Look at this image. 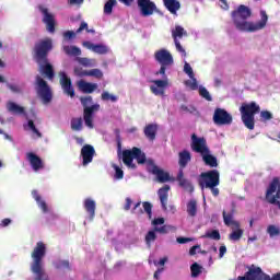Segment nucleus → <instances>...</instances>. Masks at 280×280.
Here are the masks:
<instances>
[{
  "label": "nucleus",
  "mask_w": 280,
  "mask_h": 280,
  "mask_svg": "<svg viewBox=\"0 0 280 280\" xmlns=\"http://www.w3.org/2000/svg\"><path fill=\"white\" fill-rule=\"evenodd\" d=\"M250 16H253V11L244 4H240L236 10L232 11V21L238 32L253 34L268 25V13L266 11L260 10V21L258 22L248 21Z\"/></svg>",
  "instance_id": "f257e3e1"
},
{
  "label": "nucleus",
  "mask_w": 280,
  "mask_h": 280,
  "mask_svg": "<svg viewBox=\"0 0 280 280\" xmlns=\"http://www.w3.org/2000/svg\"><path fill=\"white\" fill-rule=\"evenodd\" d=\"M51 49H54V39L49 37L35 43L32 49V57L39 65V71H54V66L47 59Z\"/></svg>",
  "instance_id": "f03ea898"
},
{
  "label": "nucleus",
  "mask_w": 280,
  "mask_h": 280,
  "mask_svg": "<svg viewBox=\"0 0 280 280\" xmlns=\"http://www.w3.org/2000/svg\"><path fill=\"white\" fill-rule=\"evenodd\" d=\"M47 255V245L42 241L37 242L33 252L31 253L32 264L31 271L35 275L34 280H49V276L45 272L43 267V259Z\"/></svg>",
  "instance_id": "7ed1b4c3"
},
{
  "label": "nucleus",
  "mask_w": 280,
  "mask_h": 280,
  "mask_svg": "<svg viewBox=\"0 0 280 280\" xmlns=\"http://www.w3.org/2000/svg\"><path fill=\"white\" fill-rule=\"evenodd\" d=\"M80 102L83 106V119L85 122L86 128H90V130H93L95 126L93 125V119L95 113H98L100 110V104L93 103L92 96H85L81 97Z\"/></svg>",
  "instance_id": "20e7f679"
},
{
  "label": "nucleus",
  "mask_w": 280,
  "mask_h": 280,
  "mask_svg": "<svg viewBox=\"0 0 280 280\" xmlns=\"http://www.w3.org/2000/svg\"><path fill=\"white\" fill-rule=\"evenodd\" d=\"M259 105L257 103L252 102L248 104H243L240 108L242 115V121L244 126L248 128V130L255 129V115L259 113Z\"/></svg>",
  "instance_id": "39448f33"
},
{
  "label": "nucleus",
  "mask_w": 280,
  "mask_h": 280,
  "mask_svg": "<svg viewBox=\"0 0 280 280\" xmlns=\"http://www.w3.org/2000/svg\"><path fill=\"white\" fill-rule=\"evenodd\" d=\"M154 60L160 65V71H167L174 67V56L165 48L154 52Z\"/></svg>",
  "instance_id": "423d86ee"
},
{
  "label": "nucleus",
  "mask_w": 280,
  "mask_h": 280,
  "mask_svg": "<svg viewBox=\"0 0 280 280\" xmlns=\"http://www.w3.org/2000/svg\"><path fill=\"white\" fill-rule=\"evenodd\" d=\"M135 159L139 164H143L145 163V153H142L141 149L139 148H133L132 150H125L122 152V161L125 165H127V167L135 168V165L132 163Z\"/></svg>",
  "instance_id": "0eeeda50"
},
{
  "label": "nucleus",
  "mask_w": 280,
  "mask_h": 280,
  "mask_svg": "<svg viewBox=\"0 0 280 280\" xmlns=\"http://www.w3.org/2000/svg\"><path fill=\"white\" fill-rule=\"evenodd\" d=\"M199 185L201 189H208L209 187H218L220 185V172L212 170L206 173H201Z\"/></svg>",
  "instance_id": "6e6552de"
},
{
  "label": "nucleus",
  "mask_w": 280,
  "mask_h": 280,
  "mask_svg": "<svg viewBox=\"0 0 280 280\" xmlns=\"http://www.w3.org/2000/svg\"><path fill=\"white\" fill-rule=\"evenodd\" d=\"M37 94L40 97L43 104H49L54 100V94L51 93V88L40 77H36Z\"/></svg>",
  "instance_id": "1a4fd4ad"
},
{
  "label": "nucleus",
  "mask_w": 280,
  "mask_h": 280,
  "mask_svg": "<svg viewBox=\"0 0 280 280\" xmlns=\"http://www.w3.org/2000/svg\"><path fill=\"white\" fill-rule=\"evenodd\" d=\"M150 91L153 93V95H156L158 97H164L165 91H167V86H170V79L167 77L160 79L154 78L150 79Z\"/></svg>",
  "instance_id": "9d476101"
},
{
  "label": "nucleus",
  "mask_w": 280,
  "mask_h": 280,
  "mask_svg": "<svg viewBox=\"0 0 280 280\" xmlns=\"http://www.w3.org/2000/svg\"><path fill=\"white\" fill-rule=\"evenodd\" d=\"M190 148L194 152L200 154V156L210 150L209 145L207 144V139H205V137H198L196 133L191 135Z\"/></svg>",
  "instance_id": "9b49d317"
},
{
  "label": "nucleus",
  "mask_w": 280,
  "mask_h": 280,
  "mask_svg": "<svg viewBox=\"0 0 280 280\" xmlns=\"http://www.w3.org/2000/svg\"><path fill=\"white\" fill-rule=\"evenodd\" d=\"M213 121L217 126H229L233 124V116L223 108H217L213 114Z\"/></svg>",
  "instance_id": "f8f14e48"
},
{
  "label": "nucleus",
  "mask_w": 280,
  "mask_h": 280,
  "mask_svg": "<svg viewBox=\"0 0 280 280\" xmlns=\"http://www.w3.org/2000/svg\"><path fill=\"white\" fill-rule=\"evenodd\" d=\"M39 12L43 14V23L46 25L47 32L54 34L56 32V18L54 14L49 13V9L43 5L38 7Z\"/></svg>",
  "instance_id": "ddd939ff"
},
{
  "label": "nucleus",
  "mask_w": 280,
  "mask_h": 280,
  "mask_svg": "<svg viewBox=\"0 0 280 280\" xmlns=\"http://www.w3.org/2000/svg\"><path fill=\"white\" fill-rule=\"evenodd\" d=\"M183 36H187V31H185L183 26L176 25L172 31V37L174 39L176 51L182 54V56L185 58L187 56V51H185V48H183V45H180V42L178 40V38H183Z\"/></svg>",
  "instance_id": "4468645a"
},
{
  "label": "nucleus",
  "mask_w": 280,
  "mask_h": 280,
  "mask_svg": "<svg viewBox=\"0 0 280 280\" xmlns=\"http://www.w3.org/2000/svg\"><path fill=\"white\" fill-rule=\"evenodd\" d=\"M83 209L85 210V213H88L84 224L86 222H93V219L95 218V209H97V203L93 198H85L83 201Z\"/></svg>",
  "instance_id": "2eb2a0df"
},
{
  "label": "nucleus",
  "mask_w": 280,
  "mask_h": 280,
  "mask_svg": "<svg viewBox=\"0 0 280 280\" xmlns=\"http://www.w3.org/2000/svg\"><path fill=\"white\" fill-rule=\"evenodd\" d=\"M138 8L142 16H152L156 12V4L151 0H138Z\"/></svg>",
  "instance_id": "dca6fc26"
},
{
  "label": "nucleus",
  "mask_w": 280,
  "mask_h": 280,
  "mask_svg": "<svg viewBox=\"0 0 280 280\" xmlns=\"http://www.w3.org/2000/svg\"><path fill=\"white\" fill-rule=\"evenodd\" d=\"M82 165L86 167L89 163H93V156H95V148L91 144H85L81 149Z\"/></svg>",
  "instance_id": "f3484780"
},
{
  "label": "nucleus",
  "mask_w": 280,
  "mask_h": 280,
  "mask_svg": "<svg viewBox=\"0 0 280 280\" xmlns=\"http://www.w3.org/2000/svg\"><path fill=\"white\" fill-rule=\"evenodd\" d=\"M266 273L259 267L252 265L248 267L247 272L243 276L244 280H264Z\"/></svg>",
  "instance_id": "a211bd4d"
},
{
  "label": "nucleus",
  "mask_w": 280,
  "mask_h": 280,
  "mask_svg": "<svg viewBox=\"0 0 280 280\" xmlns=\"http://www.w3.org/2000/svg\"><path fill=\"white\" fill-rule=\"evenodd\" d=\"M150 172L153 173L154 176H156L159 183H170V180H172V177H170V173L163 171V168H160L156 165H152L150 167Z\"/></svg>",
  "instance_id": "6ab92c4d"
},
{
  "label": "nucleus",
  "mask_w": 280,
  "mask_h": 280,
  "mask_svg": "<svg viewBox=\"0 0 280 280\" xmlns=\"http://www.w3.org/2000/svg\"><path fill=\"white\" fill-rule=\"evenodd\" d=\"M83 47H86V49H91V51H94V54H100L101 56H104L109 51L108 46L104 44H93L91 42H83Z\"/></svg>",
  "instance_id": "aec40b11"
},
{
  "label": "nucleus",
  "mask_w": 280,
  "mask_h": 280,
  "mask_svg": "<svg viewBox=\"0 0 280 280\" xmlns=\"http://www.w3.org/2000/svg\"><path fill=\"white\" fill-rule=\"evenodd\" d=\"M27 161L31 163V167H33L34 172H38L39 170L45 168V164L40 156L36 155L35 153H27Z\"/></svg>",
  "instance_id": "412c9836"
},
{
  "label": "nucleus",
  "mask_w": 280,
  "mask_h": 280,
  "mask_svg": "<svg viewBox=\"0 0 280 280\" xmlns=\"http://www.w3.org/2000/svg\"><path fill=\"white\" fill-rule=\"evenodd\" d=\"M186 74L188 77V79L184 81L186 89H189L190 91H198V89H200V85H198V79H196V73H194V71H186Z\"/></svg>",
  "instance_id": "4be33fe9"
},
{
  "label": "nucleus",
  "mask_w": 280,
  "mask_h": 280,
  "mask_svg": "<svg viewBox=\"0 0 280 280\" xmlns=\"http://www.w3.org/2000/svg\"><path fill=\"white\" fill-rule=\"evenodd\" d=\"M170 185H165L164 187L160 188L158 191V196L160 198L161 205H162V209H164V211L167 210V198L170 197Z\"/></svg>",
  "instance_id": "5701e85b"
},
{
  "label": "nucleus",
  "mask_w": 280,
  "mask_h": 280,
  "mask_svg": "<svg viewBox=\"0 0 280 280\" xmlns=\"http://www.w3.org/2000/svg\"><path fill=\"white\" fill-rule=\"evenodd\" d=\"M78 88L82 93L91 94L95 91H97V84L96 83H89L84 80H80L78 82Z\"/></svg>",
  "instance_id": "b1692460"
},
{
  "label": "nucleus",
  "mask_w": 280,
  "mask_h": 280,
  "mask_svg": "<svg viewBox=\"0 0 280 280\" xmlns=\"http://www.w3.org/2000/svg\"><path fill=\"white\" fill-rule=\"evenodd\" d=\"M232 233L229 235L231 242H240L244 235V230H242L240 223H235V226L231 228Z\"/></svg>",
  "instance_id": "393cba45"
},
{
  "label": "nucleus",
  "mask_w": 280,
  "mask_h": 280,
  "mask_svg": "<svg viewBox=\"0 0 280 280\" xmlns=\"http://www.w3.org/2000/svg\"><path fill=\"white\" fill-rule=\"evenodd\" d=\"M163 3L171 14H176L180 10V2L178 0H163Z\"/></svg>",
  "instance_id": "a878e982"
},
{
  "label": "nucleus",
  "mask_w": 280,
  "mask_h": 280,
  "mask_svg": "<svg viewBox=\"0 0 280 280\" xmlns=\"http://www.w3.org/2000/svg\"><path fill=\"white\" fill-rule=\"evenodd\" d=\"M201 158L203 163L209 167H218V158L211 154V150H209L207 153H203Z\"/></svg>",
  "instance_id": "bb28decb"
},
{
  "label": "nucleus",
  "mask_w": 280,
  "mask_h": 280,
  "mask_svg": "<svg viewBox=\"0 0 280 280\" xmlns=\"http://www.w3.org/2000/svg\"><path fill=\"white\" fill-rule=\"evenodd\" d=\"M60 84L63 89V92L68 95H71V79L67 77L66 72L60 73Z\"/></svg>",
  "instance_id": "cd10ccee"
},
{
  "label": "nucleus",
  "mask_w": 280,
  "mask_h": 280,
  "mask_svg": "<svg viewBox=\"0 0 280 280\" xmlns=\"http://www.w3.org/2000/svg\"><path fill=\"white\" fill-rule=\"evenodd\" d=\"M32 196H33L34 200H36V202H37L39 209H42L43 213H47L49 211V208L47 207V202H45V200H43V197H40V195L38 194V190H33Z\"/></svg>",
  "instance_id": "c85d7f7f"
},
{
  "label": "nucleus",
  "mask_w": 280,
  "mask_h": 280,
  "mask_svg": "<svg viewBox=\"0 0 280 280\" xmlns=\"http://www.w3.org/2000/svg\"><path fill=\"white\" fill-rule=\"evenodd\" d=\"M7 108L9 113H12L13 115H25V107L18 105L14 102H9Z\"/></svg>",
  "instance_id": "c756f323"
},
{
  "label": "nucleus",
  "mask_w": 280,
  "mask_h": 280,
  "mask_svg": "<svg viewBox=\"0 0 280 280\" xmlns=\"http://www.w3.org/2000/svg\"><path fill=\"white\" fill-rule=\"evenodd\" d=\"M71 40V31L63 33L62 49L67 56H71V46L67 45Z\"/></svg>",
  "instance_id": "7c9ffc66"
},
{
  "label": "nucleus",
  "mask_w": 280,
  "mask_h": 280,
  "mask_svg": "<svg viewBox=\"0 0 280 280\" xmlns=\"http://www.w3.org/2000/svg\"><path fill=\"white\" fill-rule=\"evenodd\" d=\"M144 135L147 139H150V141H154V139H156V125H148L144 128Z\"/></svg>",
  "instance_id": "2f4dec72"
},
{
  "label": "nucleus",
  "mask_w": 280,
  "mask_h": 280,
  "mask_svg": "<svg viewBox=\"0 0 280 280\" xmlns=\"http://www.w3.org/2000/svg\"><path fill=\"white\" fill-rule=\"evenodd\" d=\"M223 222L226 226H230L231 229H233V226H235V224H240V222H237L235 219H233V213L226 214V211H223Z\"/></svg>",
  "instance_id": "473e14b6"
},
{
  "label": "nucleus",
  "mask_w": 280,
  "mask_h": 280,
  "mask_svg": "<svg viewBox=\"0 0 280 280\" xmlns=\"http://www.w3.org/2000/svg\"><path fill=\"white\" fill-rule=\"evenodd\" d=\"M191 161V154L189 151H183L179 153V165L180 167H185Z\"/></svg>",
  "instance_id": "72a5a7b5"
},
{
  "label": "nucleus",
  "mask_w": 280,
  "mask_h": 280,
  "mask_svg": "<svg viewBox=\"0 0 280 280\" xmlns=\"http://www.w3.org/2000/svg\"><path fill=\"white\" fill-rule=\"evenodd\" d=\"M83 30H86L88 34H95V30H89V24L86 22H82L75 32L71 31V38H74L75 34H80Z\"/></svg>",
  "instance_id": "f704fd0d"
},
{
  "label": "nucleus",
  "mask_w": 280,
  "mask_h": 280,
  "mask_svg": "<svg viewBox=\"0 0 280 280\" xmlns=\"http://www.w3.org/2000/svg\"><path fill=\"white\" fill-rule=\"evenodd\" d=\"M267 233H268L269 237H271V238L279 237V235H280L279 225H275V224L268 225Z\"/></svg>",
  "instance_id": "c9c22d12"
},
{
  "label": "nucleus",
  "mask_w": 280,
  "mask_h": 280,
  "mask_svg": "<svg viewBox=\"0 0 280 280\" xmlns=\"http://www.w3.org/2000/svg\"><path fill=\"white\" fill-rule=\"evenodd\" d=\"M198 211V205L196 203V200H190L187 203V213L188 215H191L194 218Z\"/></svg>",
  "instance_id": "e433bc0d"
},
{
  "label": "nucleus",
  "mask_w": 280,
  "mask_h": 280,
  "mask_svg": "<svg viewBox=\"0 0 280 280\" xmlns=\"http://www.w3.org/2000/svg\"><path fill=\"white\" fill-rule=\"evenodd\" d=\"M115 5H117V0H108L104 4V14H107V15L113 14V8H115Z\"/></svg>",
  "instance_id": "4c0bfd02"
},
{
  "label": "nucleus",
  "mask_w": 280,
  "mask_h": 280,
  "mask_svg": "<svg viewBox=\"0 0 280 280\" xmlns=\"http://www.w3.org/2000/svg\"><path fill=\"white\" fill-rule=\"evenodd\" d=\"M156 241V231L151 230L145 235V244L150 247Z\"/></svg>",
  "instance_id": "58836bf2"
},
{
  "label": "nucleus",
  "mask_w": 280,
  "mask_h": 280,
  "mask_svg": "<svg viewBox=\"0 0 280 280\" xmlns=\"http://www.w3.org/2000/svg\"><path fill=\"white\" fill-rule=\"evenodd\" d=\"M197 91H199V95L203 97V100H207V102H211L212 97L207 88L199 85V89Z\"/></svg>",
  "instance_id": "ea45409f"
},
{
  "label": "nucleus",
  "mask_w": 280,
  "mask_h": 280,
  "mask_svg": "<svg viewBox=\"0 0 280 280\" xmlns=\"http://www.w3.org/2000/svg\"><path fill=\"white\" fill-rule=\"evenodd\" d=\"M190 270H191V277L194 278L202 273V267L198 265V262H194L190 267Z\"/></svg>",
  "instance_id": "a19ab883"
},
{
  "label": "nucleus",
  "mask_w": 280,
  "mask_h": 280,
  "mask_svg": "<svg viewBox=\"0 0 280 280\" xmlns=\"http://www.w3.org/2000/svg\"><path fill=\"white\" fill-rule=\"evenodd\" d=\"M28 130L33 132L37 137V139H40L43 137V133L36 128V125L34 124V120H28Z\"/></svg>",
  "instance_id": "79ce46f5"
},
{
  "label": "nucleus",
  "mask_w": 280,
  "mask_h": 280,
  "mask_svg": "<svg viewBox=\"0 0 280 280\" xmlns=\"http://www.w3.org/2000/svg\"><path fill=\"white\" fill-rule=\"evenodd\" d=\"M55 268L57 270H69V260H57L55 262Z\"/></svg>",
  "instance_id": "37998d69"
},
{
  "label": "nucleus",
  "mask_w": 280,
  "mask_h": 280,
  "mask_svg": "<svg viewBox=\"0 0 280 280\" xmlns=\"http://www.w3.org/2000/svg\"><path fill=\"white\" fill-rule=\"evenodd\" d=\"M72 130H77V132H80L82 130V118H73L71 122Z\"/></svg>",
  "instance_id": "c03bdc74"
},
{
  "label": "nucleus",
  "mask_w": 280,
  "mask_h": 280,
  "mask_svg": "<svg viewBox=\"0 0 280 280\" xmlns=\"http://www.w3.org/2000/svg\"><path fill=\"white\" fill-rule=\"evenodd\" d=\"M179 185L183 187V189H185L186 191H189L190 194L191 191H194V185H191L190 180L182 179L179 182Z\"/></svg>",
  "instance_id": "a18cd8bd"
},
{
  "label": "nucleus",
  "mask_w": 280,
  "mask_h": 280,
  "mask_svg": "<svg viewBox=\"0 0 280 280\" xmlns=\"http://www.w3.org/2000/svg\"><path fill=\"white\" fill-rule=\"evenodd\" d=\"M113 168L115 170V180H121L124 178V171L121 170V167L117 166L116 164H113Z\"/></svg>",
  "instance_id": "49530a36"
},
{
  "label": "nucleus",
  "mask_w": 280,
  "mask_h": 280,
  "mask_svg": "<svg viewBox=\"0 0 280 280\" xmlns=\"http://www.w3.org/2000/svg\"><path fill=\"white\" fill-rule=\"evenodd\" d=\"M101 100H103V102H117V96L108 92H103Z\"/></svg>",
  "instance_id": "de8ad7c7"
},
{
  "label": "nucleus",
  "mask_w": 280,
  "mask_h": 280,
  "mask_svg": "<svg viewBox=\"0 0 280 280\" xmlns=\"http://www.w3.org/2000/svg\"><path fill=\"white\" fill-rule=\"evenodd\" d=\"M79 62H80L83 67H95V60H94V59L79 58Z\"/></svg>",
  "instance_id": "09e8293b"
},
{
  "label": "nucleus",
  "mask_w": 280,
  "mask_h": 280,
  "mask_svg": "<svg viewBox=\"0 0 280 280\" xmlns=\"http://www.w3.org/2000/svg\"><path fill=\"white\" fill-rule=\"evenodd\" d=\"M202 237H209L210 240H220V232L218 230L208 231Z\"/></svg>",
  "instance_id": "8fccbe9b"
},
{
  "label": "nucleus",
  "mask_w": 280,
  "mask_h": 280,
  "mask_svg": "<svg viewBox=\"0 0 280 280\" xmlns=\"http://www.w3.org/2000/svg\"><path fill=\"white\" fill-rule=\"evenodd\" d=\"M172 229H175V228L172 225H163L161 228L155 226L154 231H156V233H170V231H172Z\"/></svg>",
  "instance_id": "3c124183"
},
{
  "label": "nucleus",
  "mask_w": 280,
  "mask_h": 280,
  "mask_svg": "<svg viewBox=\"0 0 280 280\" xmlns=\"http://www.w3.org/2000/svg\"><path fill=\"white\" fill-rule=\"evenodd\" d=\"M82 75H90L92 78H102L104 75V73H102V71H85V72H82Z\"/></svg>",
  "instance_id": "603ef678"
},
{
  "label": "nucleus",
  "mask_w": 280,
  "mask_h": 280,
  "mask_svg": "<svg viewBox=\"0 0 280 280\" xmlns=\"http://www.w3.org/2000/svg\"><path fill=\"white\" fill-rule=\"evenodd\" d=\"M142 207L145 213L149 215V218H152V205L150 202H143Z\"/></svg>",
  "instance_id": "864d4df0"
},
{
  "label": "nucleus",
  "mask_w": 280,
  "mask_h": 280,
  "mask_svg": "<svg viewBox=\"0 0 280 280\" xmlns=\"http://www.w3.org/2000/svg\"><path fill=\"white\" fill-rule=\"evenodd\" d=\"M260 117L264 119V121H270V119H272V114L268 110H262L260 113Z\"/></svg>",
  "instance_id": "5fc2aeb1"
},
{
  "label": "nucleus",
  "mask_w": 280,
  "mask_h": 280,
  "mask_svg": "<svg viewBox=\"0 0 280 280\" xmlns=\"http://www.w3.org/2000/svg\"><path fill=\"white\" fill-rule=\"evenodd\" d=\"M152 224H153V226H155V228H158V226H160V225H163V224H165V219H164V218L154 219V220L152 221Z\"/></svg>",
  "instance_id": "6e6d98bb"
},
{
  "label": "nucleus",
  "mask_w": 280,
  "mask_h": 280,
  "mask_svg": "<svg viewBox=\"0 0 280 280\" xmlns=\"http://www.w3.org/2000/svg\"><path fill=\"white\" fill-rule=\"evenodd\" d=\"M262 280H280V272L273 275L271 278L269 275L265 273V276H262Z\"/></svg>",
  "instance_id": "4d7b16f0"
},
{
  "label": "nucleus",
  "mask_w": 280,
  "mask_h": 280,
  "mask_svg": "<svg viewBox=\"0 0 280 280\" xmlns=\"http://www.w3.org/2000/svg\"><path fill=\"white\" fill-rule=\"evenodd\" d=\"M8 89H10L12 93H21V88L16 84H8Z\"/></svg>",
  "instance_id": "13d9d810"
},
{
  "label": "nucleus",
  "mask_w": 280,
  "mask_h": 280,
  "mask_svg": "<svg viewBox=\"0 0 280 280\" xmlns=\"http://www.w3.org/2000/svg\"><path fill=\"white\" fill-rule=\"evenodd\" d=\"M177 243L178 244H187V242H194V238L191 237H177Z\"/></svg>",
  "instance_id": "bf43d9fd"
},
{
  "label": "nucleus",
  "mask_w": 280,
  "mask_h": 280,
  "mask_svg": "<svg viewBox=\"0 0 280 280\" xmlns=\"http://www.w3.org/2000/svg\"><path fill=\"white\" fill-rule=\"evenodd\" d=\"M165 264H167V257H163L161 258L159 261H154V266H161L160 268H163V266H165Z\"/></svg>",
  "instance_id": "052dcab7"
},
{
  "label": "nucleus",
  "mask_w": 280,
  "mask_h": 280,
  "mask_svg": "<svg viewBox=\"0 0 280 280\" xmlns=\"http://www.w3.org/2000/svg\"><path fill=\"white\" fill-rule=\"evenodd\" d=\"M82 54V50L75 46H71V56H80Z\"/></svg>",
  "instance_id": "680f3d73"
},
{
  "label": "nucleus",
  "mask_w": 280,
  "mask_h": 280,
  "mask_svg": "<svg viewBox=\"0 0 280 280\" xmlns=\"http://www.w3.org/2000/svg\"><path fill=\"white\" fill-rule=\"evenodd\" d=\"M42 73L44 75H46V78H48V80H54V75H56L55 71H43Z\"/></svg>",
  "instance_id": "e2e57ef3"
},
{
  "label": "nucleus",
  "mask_w": 280,
  "mask_h": 280,
  "mask_svg": "<svg viewBox=\"0 0 280 280\" xmlns=\"http://www.w3.org/2000/svg\"><path fill=\"white\" fill-rule=\"evenodd\" d=\"M224 255H226V247L224 245H222L219 248V258L222 259V257H224Z\"/></svg>",
  "instance_id": "0e129e2a"
},
{
  "label": "nucleus",
  "mask_w": 280,
  "mask_h": 280,
  "mask_svg": "<svg viewBox=\"0 0 280 280\" xmlns=\"http://www.w3.org/2000/svg\"><path fill=\"white\" fill-rule=\"evenodd\" d=\"M130 207H132V199L126 198L125 211H130Z\"/></svg>",
  "instance_id": "69168bd1"
},
{
  "label": "nucleus",
  "mask_w": 280,
  "mask_h": 280,
  "mask_svg": "<svg viewBox=\"0 0 280 280\" xmlns=\"http://www.w3.org/2000/svg\"><path fill=\"white\" fill-rule=\"evenodd\" d=\"M196 250H200V245L192 246L189 250V255H196Z\"/></svg>",
  "instance_id": "338daca9"
},
{
  "label": "nucleus",
  "mask_w": 280,
  "mask_h": 280,
  "mask_svg": "<svg viewBox=\"0 0 280 280\" xmlns=\"http://www.w3.org/2000/svg\"><path fill=\"white\" fill-rule=\"evenodd\" d=\"M10 224H12V220L3 219L0 226H10Z\"/></svg>",
  "instance_id": "774afa93"
}]
</instances>
